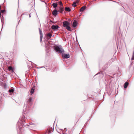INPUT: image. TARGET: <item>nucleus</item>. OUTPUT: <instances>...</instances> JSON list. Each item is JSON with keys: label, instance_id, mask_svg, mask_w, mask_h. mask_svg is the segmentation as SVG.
<instances>
[{"label": "nucleus", "instance_id": "4", "mask_svg": "<svg viewBox=\"0 0 134 134\" xmlns=\"http://www.w3.org/2000/svg\"><path fill=\"white\" fill-rule=\"evenodd\" d=\"M46 36L47 39L48 40H49L51 38L52 36V34L51 33H49L46 34Z\"/></svg>", "mask_w": 134, "mask_h": 134}, {"label": "nucleus", "instance_id": "12", "mask_svg": "<svg viewBox=\"0 0 134 134\" xmlns=\"http://www.w3.org/2000/svg\"><path fill=\"white\" fill-rule=\"evenodd\" d=\"M53 5L54 8H55L57 7V3H53Z\"/></svg>", "mask_w": 134, "mask_h": 134}, {"label": "nucleus", "instance_id": "19", "mask_svg": "<svg viewBox=\"0 0 134 134\" xmlns=\"http://www.w3.org/2000/svg\"><path fill=\"white\" fill-rule=\"evenodd\" d=\"M59 5H61V6L63 5V4H62V3L61 1H60L59 2Z\"/></svg>", "mask_w": 134, "mask_h": 134}, {"label": "nucleus", "instance_id": "10", "mask_svg": "<svg viewBox=\"0 0 134 134\" xmlns=\"http://www.w3.org/2000/svg\"><path fill=\"white\" fill-rule=\"evenodd\" d=\"M65 10L66 11L70 12L71 11V9L69 7H66L65 8Z\"/></svg>", "mask_w": 134, "mask_h": 134}, {"label": "nucleus", "instance_id": "18", "mask_svg": "<svg viewBox=\"0 0 134 134\" xmlns=\"http://www.w3.org/2000/svg\"><path fill=\"white\" fill-rule=\"evenodd\" d=\"M72 6H74V7H75V6H76V3L75 2H74V3H73V4H72Z\"/></svg>", "mask_w": 134, "mask_h": 134}, {"label": "nucleus", "instance_id": "17", "mask_svg": "<svg viewBox=\"0 0 134 134\" xmlns=\"http://www.w3.org/2000/svg\"><path fill=\"white\" fill-rule=\"evenodd\" d=\"M40 41H41L42 40V37H43V36L42 35H40Z\"/></svg>", "mask_w": 134, "mask_h": 134}, {"label": "nucleus", "instance_id": "21", "mask_svg": "<svg viewBox=\"0 0 134 134\" xmlns=\"http://www.w3.org/2000/svg\"><path fill=\"white\" fill-rule=\"evenodd\" d=\"M5 11V10H1V12L3 13Z\"/></svg>", "mask_w": 134, "mask_h": 134}, {"label": "nucleus", "instance_id": "22", "mask_svg": "<svg viewBox=\"0 0 134 134\" xmlns=\"http://www.w3.org/2000/svg\"><path fill=\"white\" fill-rule=\"evenodd\" d=\"M132 56H133V57H134V51L133 52Z\"/></svg>", "mask_w": 134, "mask_h": 134}, {"label": "nucleus", "instance_id": "2", "mask_svg": "<svg viewBox=\"0 0 134 134\" xmlns=\"http://www.w3.org/2000/svg\"><path fill=\"white\" fill-rule=\"evenodd\" d=\"M59 27L57 25H52L51 28L54 30H55L58 29Z\"/></svg>", "mask_w": 134, "mask_h": 134}, {"label": "nucleus", "instance_id": "5", "mask_svg": "<svg viewBox=\"0 0 134 134\" xmlns=\"http://www.w3.org/2000/svg\"><path fill=\"white\" fill-rule=\"evenodd\" d=\"M70 55L68 54H64L63 55V57L65 58H68L70 57Z\"/></svg>", "mask_w": 134, "mask_h": 134}, {"label": "nucleus", "instance_id": "1", "mask_svg": "<svg viewBox=\"0 0 134 134\" xmlns=\"http://www.w3.org/2000/svg\"><path fill=\"white\" fill-rule=\"evenodd\" d=\"M55 51L58 53H63L64 51L61 46H57L55 48Z\"/></svg>", "mask_w": 134, "mask_h": 134}, {"label": "nucleus", "instance_id": "11", "mask_svg": "<svg viewBox=\"0 0 134 134\" xmlns=\"http://www.w3.org/2000/svg\"><path fill=\"white\" fill-rule=\"evenodd\" d=\"M66 29L68 31H71L70 27L69 26V25L66 26Z\"/></svg>", "mask_w": 134, "mask_h": 134}, {"label": "nucleus", "instance_id": "6", "mask_svg": "<svg viewBox=\"0 0 134 134\" xmlns=\"http://www.w3.org/2000/svg\"><path fill=\"white\" fill-rule=\"evenodd\" d=\"M77 25V23L76 20H74L72 24V27H75Z\"/></svg>", "mask_w": 134, "mask_h": 134}, {"label": "nucleus", "instance_id": "23", "mask_svg": "<svg viewBox=\"0 0 134 134\" xmlns=\"http://www.w3.org/2000/svg\"><path fill=\"white\" fill-rule=\"evenodd\" d=\"M131 60H134V57H132V58H131Z\"/></svg>", "mask_w": 134, "mask_h": 134}, {"label": "nucleus", "instance_id": "13", "mask_svg": "<svg viewBox=\"0 0 134 134\" xmlns=\"http://www.w3.org/2000/svg\"><path fill=\"white\" fill-rule=\"evenodd\" d=\"M8 70L9 71L13 70V69H12V67L11 66H9L8 68Z\"/></svg>", "mask_w": 134, "mask_h": 134}, {"label": "nucleus", "instance_id": "24", "mask_svg": "<svg viewBox=\"0 0 134 134\" xmlns=\"http://www.w3.org/2000/svg\"><path fill=\"white\" fill-rule=\"evenodd\" d=\"M31 16L30 15H29V17H31Z\"/></svg>", "mask_w": 134, "mask_h": 134}, {"label": "nucleus", "instance_id": "3", "mask_svg": "<svg viewBox=\"0 0 134 134\" xmlns=\"http://www.w3.org/2000/svg\"><path fill=\"white\" fill-rule=\"evenodd\" d=\"M63 26L66 27L69 25V23L67 21H65L63 22Z\"/></svg>", "mask_w": 134, "mask_h": 134}, {"label": "nucleus", "instance_id": "9", "mask_svg": "<svg viewBox=\"0 0 134 134\" xmlns=\"http://www.w3.org/2000/svg\"><path fill=\"white\" fill-rule=\"evenodd\" d=\"M53 14L54 15L56 16L57 14V10H54L53 12Z\"/></svg>", "mask_w": 134, "mask_h": 134}, {"label": "nucleus", "instance_id": "20", "mask_svg": "<svg viewBox=\"0 0 134 134\" xmlns=\"http://www.w3.org/2000/svg\"><path fill=\"white\" fill-rule=\"evenodd\" d=\"M32 100V98H29V100L30 102H31Z\"/></svg>", "mask_w": 134, "mask_h": 134}, {"label": "nucleus", "instance_id": "16", "mask_svg": "<svg viewBox=\"0 0 134 134\" xmlns=\"http://www.w3.org/2000/svg\"><path fill=\"white\" fill-rule=\"evenodd\" d=\"M14 91V90L13 89H10V90H9V92H13Z\"/></svg>", "mask_w": 134, "mask_h": 134}, {"label": "nucleus", "instance_id": "8", "mask_svg": "<svg viewBox=\"0 0 134 134\" xmlns=\"http://www.w3.org/2000/svg\"><path fill=\"white\" fill-rule=\"evenodd\" d=\"M128 84L129 83L128 82H125L124 84V88H126L127 87Z\"/></svg>", "mask_w": 134, "mask_h": 134}, {"label": "nucleus", "instance_id": "14", "mask_svg": "<svg viewBox=\"0 0 134 134\" xmlns=\"http://www.w3.org/2000/svg\"><path fill=\"white\" fill-rule=\"evenodd\" d=\"M34 89L32 88L30 91V93H31V94H33L34 92Z\"/></svg>", "mask_w": 134, "mask_h": 134}, {"label": "nucleus", "instance_id": "7", "mask_svg": "<svg viewBox=\"0 0 134 134\" xmlns=\"http://www.w3.org/2000/svg\"><path fill=\"white\" fill-rule=\"evenodd\" d=\"M85 7L84 6H83L80 9V11L81 12H82L85 10Z\"/></svg>", "mask_w": 134, "mask_h": 134}, {"label": "nucleus", "instance_id": "15", "mask_svg": "<svg viewBox=\"0 0 134 134\" xmlns=\"http://www.w3.org/2000/svg\"><path fill=\"white\" fill-rule=\"evenodd\" d=\"M39 31L40 34V35H42V31H41L40 28H39Z\"/></svg>", "mask_w": 134, "mask_h": 134}]
</instances>
